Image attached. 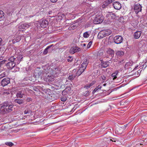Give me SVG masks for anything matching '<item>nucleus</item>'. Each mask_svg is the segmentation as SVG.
<instances>
[{
    "label": "nucleus",
    "mask_w": 147,
    "mask_h": 147,
    "mask_svg": "<svg viewBox=\"0 0 147 147\" xmlns=\"http://www.w3.org/2000/svg\"><path fill=\"white\" fill-rule=\"evenodd\" d=\"M13 105L8 102H5L0 106V113L4 114L13 110Z\"/></svg>",
    "instance_id": "nucleus-1"
},
{
    "label": "nucleus",
    "mask_w": 147,
    "mask_h": 147,
    "mask_svg": "<svg viewBox=\"0 0 147 147\" xmlns=\"http://www.w3.org/2000/svg\"><path fill=\"white\" fill-rule=\"evenodd\" d=\"M59 70L57 68H56L55 70H51L48 72L47 76L50 81H52L55 80V78L57 77L59 74Z\"/></svg>",
    "instance_id": "nucleus-2"
},
{
    "label": "nucleus",
    "mask_w": 147,
    "mask_h": 147,
    "mask_svg": "<svg viewBox=\"0 0 147 147\" xmlns=\"http://www.w3.org/2000/svg\"><path fill=\"white\" fill-rule=\"evenodd\" d=\"M16 58L13 56L8 58L7 62H9L6 64V66L9 69H11L15 67L16 62Z\"/></svg>",
    "instance_id": "nucleus-3"
},
{
    "label": "nucleus",
    "mask_w": 147,
    "mask_h": 147,
    "mask_svg": "<svg viewBox=\"0 0 147 147\" xmlns=\"http://www.w3.org/2000/svg\"><path fill=\"white\" fill-rule=\"evenodd\" d=\"M45 98L47 99L49 101H51L57 99V98L55 95L53 93H52L50 92L49 89L48 91L46 92L45 94Z\"/></svg>",
    "instance_id": "nucleus-4"
},
{
    "label": "nucleus",
    "mask_w": 147,
    "mask_h": 147,
    "mask_svg": "<svg viewBox=\"0 0 147 147\" xmlns=\"http://www.w3.org/2000/svg\"><path fill=\"white\" fill-rule=\"evenodd\" d=\"M104 19V17L102 16H96L93 20L94 24H98L101 23Z\"/></svg>",
    "instance_id": "nucleus-5"
},
{
    "label": "nucleus",
    "mask_w": 147,
    "mask_h": 147,
    "mask_svg": "<svg viewBox=\"0 0 147 147\" xmlns=\"http://www.w3.org/2000/svg\"><path fill=\"white\" fill-rule=\"evenodd\" d=\"M123 38L121 36H116L114 37V42L117 44L121 43L123 41Z\"/></svg>",
    "instance_id": "nucleus-6"
},
{
    "label": "nucleus",
    "mask_w": 147,
    "mask_h": 147,
    "mask_svg": "<svg viewBox=\"0 0 147 147\" xmlns=\"http://www.w3.org/2000/svg\"><path fill=\"white\" fill-rule=\"evenodd\" d=\"M139 46V50H140L141 52L146 51L147 50V46L142 42H140Z\"/></svg>",
    "instance_id": "nucleus-7"
},
{
    "label": "nucleus",
    "mask_w": 147,
    "mask_h": 147,
    "mask_svg": "<svg viewBox=\"0 0 147 147\" xmlns=\"http://www.w3.org/2000/svg\"><path fill=\"white\" fill-rule=\"evenodd\" d=\"M80 65L78 67V68L76 69L75 71L76 72L75 76H78L84 71L85 69L82 67H79Z\"/></svg>",
    "instance_id": "nucleus-8"
},
{
    "label": "nucleus",
    "mask_w": 147,
    "mask_h": 147,
    "mask_svg": "<svg viewBox=\"0 0 147 147\" xmlns=\"http://www.w3.org/2000/svg\"><path fill=\"white\" fill-rule=\"evenodd\" d=\"M10 82V79L9 78H4L1 82V84L3 86L7 85Z\"/></svg>",
    "instance_id": "nucleus-9"
},
{
    "label": "nucleus",
    "mask_w": 147,
    "mask_h": 147,
    "mask_svg": "<svg viewBox=\"0 0 147 147\" xmlns=\"http://www.w3.org/2000/svg\"><path fill=\"white\" fill-rule=\"evenodd\" d=\"M49 22L45 19L41 20L39 22L40 26L43 28L46 27L48 25Z\"/></svg>",
    "instance_id": "nucleus-10"
},
{
    "label": "nucleus",
    "mask_w": 147,
    "mask_h": 147,
    "mask_svg": "<svg viewBox=\"0 0 147 147\" xmlns=\"http://www.w3.org/2000/svg\"><path fill=\"white\" fill-rule=\"evenodd\" d=\"M25 90L24 89H22L17 92L16 96L17 98H22L24 96H25Z\"/></svg>",
    "instance_id": "nucleus-11"
},
{
    "label": "nucleus",
    "mask_w": 147,
    "mask_h": 147,
    "mask_svg": "<svg viewBox=\"0 0 147 147\" xmlns=\"http://www.w3.org/2000/svg\"><path fill=\"white\" fill-rule=\"evenodd\" d=\"M134 10L136 14L138 13L139 12L141 11L142 6L139 4H135L134 5Z\"/></svg>",
    "instance_id": "nucleus-12"
},
{
    "label": "nucleus",
    "mask_w": 147,
    "mask_h": 147,
    "mask_svg": "<svg viewBox=\"0 0 147 147\" xmlns=\"http://www.w3.org/2000/svg\"><path fill=\"white\" fill-rule=\"evenodd\" d=\"M113 6L114 8L116 10H119L121 7V4L118 1L114 2L113 3Z\"/></svg>",
    "instance_id": "nucleus-13"
},
{
    "label": "nucleus",
    "mask_w": 147,
    "mask_h": 147,
    "mask_svg": "<svg viewBox=\"0 0 147 147\" xmlns=\"http://www.w3.org/2000/svg\"><path fill=\"white\" fill-rule=\"evenodd\" d=\"M123 128L124 127H122V126H118L115 130V132L118 134H121L124 130Z\"/></svg>",
    "instance_id": "nucleus-14"
},
{
    "label": "nucleus",
    "mask_w": 147,
    "mask_h": 147,
    "mask_svg": "<svg viewBox=\"0 0 147 147\" xmlns=\"http://www.w3.org/2000/svg\"><path fill=\"white\" fill-rule=\"evenodd\" d=\"M106 36L104 30L100 31L98 33V37L99 38H102Z\"/></svg>",
    "instance_id": "nucleus-15"
},
{
    "label": "nucleus",
    "mask_w": 147,
    "mask_h": 147,
    "mask_svg": "<svg viewBox=\"0 0 147 147\" xmlns=\"http://www.w3.org/2000/svg\"><path fill=\"white\" fill-rule=\"evenodd\" d=\"M88 63V61L87 59H85L84 60L83 63L81 65V67L84 68V69H86L87 64Z\"/></svg>",
    "instance_id": "nucleus-16"
},
{
    "label": "nucleus",
    "mask_w": 147,
    "mask_h": 147,
    "mask_svg": "<svg viewBox=\"0 0 147 147\" xmlns=\"http://www.w3.org/2000/svg\"><path fill=\"white\" fill-rule=\"evenodd\" d=\"M74 62V66H77L78 65H79L81 63V58L80 57H79L75 59Z\"/></svg>",
    "instance_id": "nucleus-17"
},
{
    "label": "nucleus",
    "mask_w": 147,
    "mask_h": 147,
    "mask_svg": "<svg viewBox=\"0 0 147 147\" xmlns=\"http://www.w3.org/2000/svg\"><path fill=\"white\" fill-rule=\"evenodd\" d=\"M141 32L140 31H137L135 32L134 34V36L135 38H139L141 35Z\"/></svg>",
    "instance_id": "nucleus-18"
},
{
    "label": "nucleus",
    "mask_w": 147,
    "mask_h": 147,
    "mask_svg": "<svg viewBox=\"0 0 147 147\" xmlns=\"http://www.w3.org/2000/svg\"><path fill=\"white\" fill-rule=\"evenodd\" d=\"M133 64V62L132 61H129L126 63L125 65V69H127L129 67L131 66Z\"/></svg>",
    "instance_id": "nucleus-19"
},
{
    "label": "nucleus",
    "mask_w": 147,
    "mask_h": 147,
    "mask_svg": "<svg viewBox=\"0 0 147 147\" xmlns=\"http://www.w3.org/2000/svg\"><path fill=\"white\" fill-rule=\"evenodd\" d=\"M33 23H25L24 24V29H26L29 28L30 26L33 25Z\"/></svg>",
    "instance_id": "nucleus-20"
},
{
    "label": "nucleus",
    "mask_w": 147,
    "mask_h": 147,
    "mask_svg": "<svg viewBox=\"0 0 147 147\" xmlns=\"http://www.w3.org/2000/svg\"><path fill=\"white\" fill-rule=\"evenodd\" d=\"M109 63L108 61L102 62L101 65L102 67L106 68L109 65Z\"/></svg>",
    "instance_id": "nucleus-21"
},
{
    "label": "nucleus",
    "mask_w": 147,
    "mask_h": 147,
    "mask_svg": "<svg viewBox=\"0 0 147 147\" xmlns=\"http://www.w3.org/2000/svg\"><path fill=\"white\" fill-rule=\"evenodd\" d=\"M118 73L119 71L118 70H116L111 74V76L112 78H113V80H115L117 78V76Z\"/></svg>",
    "instance_id": "nucleus-22"
},
{
    "label": "nucleus",
    "mask_w": 147,
    "mask_h": 147,
    "mask_svg": "<svg viewBox=\"0 0 147 147\" xmlns=\"http://www.w3.org/2000/svg\"><path fill=\"white\" fill-rule=\"evenodd\" d=\"M140 119L144 123H147V116L143 115L141 117Z\"/></svg>",
    "instance_id": "nucleus-23"
},
{
    "label": "nucleus",
    "mask_w": 147,
    "mask_h": 147,
    "mask_svg": "<svg viewBox=\"0 0 147 147\" xmlns=\"http://www.w3.org/2000/svg\"><path fill=\"white\" fill-rule=\"evenodd\" d=\"M14 102L16 103H17L21 105L24 102V100L22 99H16L14 100Z\"/></svg>",
    "instance_id": "nucleus-24"
},
{
    "label": "nucleus",
    "mask_w": 147,
    "mask_h": 147,
    "mask_svg": "<svg viewBox=\"0 0 147 147\" xmlns=\"http://www.w3.org/2000/svg\"><path fill=\"white\" fill-rule=\"evenodd\" d=\"M5 18L4 13L2 11H0V21L3 20Z\"/></svg>",
    "instance_id": "nucleus-25"
},
{
    "label": "nucleus",
    "mask_w": 147,
    "mask_h": 147,
    "mask_svg": "<svg viewBox=\"0 0 147 147\" xmlns=\"http://www.w3.org/2000/svg\"><path fill=\"white\" fill-rule=\"evenodd\" d=\"M13 56L16 58V63H17L18 64L20 63L21 60V59L23 58V57L21 55H19V57H17L15 56Z\"/></svg>",
    "instance_id": "nucleus-26"
},
{
    "label": "nucleus",
    "mask_w": 147,
    "mask_h": 147,
    "mask_svg": "<svg viewBox=\"0 0 147 147\" xmlns=\"http://www.w3.org/2000/svg\"><path fill=\"white\" fill-rule=\"evenodd\" d=\"M95 83V81H93L92 82L90 83V84H88L84 86V88H89L91 86H92L93 84H94Z\"/></svg>",
    "instance_id": "nucleus-27"
},
{
    "label": "nucleus",
    "mask_w": 147,
    "mask_h": 147,
    "mask_svg": "<svg viewBox=\"0 0 147 147\" xmlns=\"http://www.w3.org/2000/svg\"><path fill=\"white\" fill-rule=\"evenodd\" d=\"M42 74L41 72H39V73H35V76L37 78H40L41 79L42 78Z\"/></svg>",
    "instance_id": "nucleus-28"
},
{
    "label": "nucleus",
    "mask_w": 147,
    "mask_h": 147,
    "mask_svg": "<svg viewBox=\"0 0 147 147\" xmlns=\"http://www.w3.org/2000/svg\"><path fill=\"white\" fill-rule=\"evenodd\" d=\"M53 45H51L50 46H47V48L44 50V51H43V54L46 55L48 53V50L49 48H51V47H52L53 46Z\"/></svg>",
    "instance_id": "nucleus-29"
},
{
    "label": "nucleus",
    "mask_w": 147,
    "mask_h": 147,
    "mask_svg": "<svg viewBox=\"0 0 147 147\" xmlns=\"http://www.w3.org/2000/svg\"><path fill=\"white\" fill-rule=\"evenodd\" d=\"M21 39V37L20 36L16 37V38L13 39V42L14 43L19 42Z\"/></svg>",
    "instance_id": "nucleus-30"
},
{
    "label": "nucleus",
    "mask_w": 147,
    "mask_h": 147,
    "mask_svg": "<svg viewBox=\"0 0 147 147\" xmlns=\"http://www.w3.org/2000/svg\"><path fill=\"white\" fill-rule=\"evenodd\" d=\"M124 54V52L122 51H118L116 53V55L118 56H121Z\"/></svg>",
    "instance_id": "nucleus-31"
},
{
    "label": "nucleus",
    "mask_w": 147,
    "mask_h": 147,
    "mask_svg": "<svg viewBox=\"0 0 147 147\" xmlns=\"http://www.w3.org/2000/svg\"><path fill=\"white\" fill-rule=\"evenodd\" d=\"M104 31L106 36L109 35L111 33V31L109 29L105 30Z\"/></svg>",
    "instance_id": "nucleus-32"
},
{
    "label": "nucleus",
    "mask_w": 147,
    "mask_h": 147,
    "mask_svg": "<svg viewBox=\"0 0 147 147\" xmlns=\"http://www.w3.org/2000/svg\"><path fill=\"white\" fill-rule=\"evenodd\" d=\"M107 52L108 54L111 55H113L114 53L113 51L110 49H108L107 51Z\"/></svg>",
    "instance_id": "nucleus-33"
},
{
    "label": "nucleus",
    "mask_w": 147,
    "mask_h": 147,
    "mask_svg": "<svg viewBox=\"0 0 147 147\" xmlns=\"http://www.w3.org/2000/svg\"><path fill=\"white\" fill-rule=\"evenodd\" d=\"M143 140L142 141H144V142H147V133L145 135H143L142 136Z\"/></svg>",
    "instance_id": "nucleus-34"
},
{
    "label": "nucleus",
    "mask_w": 147,
    "mask_h": 147,
    "mask_svg": "<svg viewBox=\"0 0 147 147\" xmlns=\"http://www.w3.org/2000/svg\"><path fill=\"white\" fill-rule=\"evenodd\" d=\"M81 49L77 46L74 47V53L80 51Z\"/></svg>",
    "instance_id": "nucleus-35"
},
{
    "label": "nucleus",
    "mask_w": 147,
    "mask_h": 147,
    "mask_svg": "<svg viewBox=\"0 0 147 147\" xmlns=\"http://www.w3.org/2000/svg\"><path fill=\"white\" fill-rule=\"evenodd\" d=\"M90 35V34L88 32H86L83 34V36L85 38H88Z\"/></svg>",
    "instance_id": "nucleus-36"
},
{
    "label": "nucleus",
    "mask_w": 147,
    "mask_h": 147,
    "mask_svg": "<svg viewBox=\"0 0 147 147\" xmlns=\"http://www.w3.org/2000/svg\"><path fill=\"white\" fill-rule=\"evenodd\" d=\"M108 15V17H111L113 19L115 18L116 17L114 13H110Z\"/></svg>",
    "instance_id": "nucleus-37"
},
{
    "label": "nucleus",
    "mask_w": 147,
    "mask_h": 147,
    "mask_svg": "<svg viewBox=\"0 0 147 147\" xmlns=\"http://www.w3.org/2000/svg\"><path fill=\"white\" fill-rule=\"evenodd\" d=\"M102 86L100 85H99L94 89L93 92H95L99 90H100Z\"/></svg>",
    "instance_id": "nucleus-38"
},
{
    "label": "nucleus",
    "mask_w": 147,
    "mask_h": 147,
    "mask_svg": "<svg viewBox=\"0 0 147 147\" xmlns=\"http://www.w3.org/2000/svg\"><path fill=\"white\" fill-rule=\"evenodd\" d=\"M32 111L30 109H26L24 111V114H26L28 113H31Z\"/></svg>",
    "instance_id": "nucleus-39"
},
{
    "label": "nucleus",
    "mask_w": 147,
    "mask_h": 147,
    "mask_svg": "<svg viewBox=\"0 0 147 147\" xmlns=\"http://www.w3.org/2000/svg\"><path fill=\"white\" fill-rule=\"evenodd\" d=\"M24 24H20L18 26V28L19 30H21L22 29H24Z\"/></svg>",
    "instance_id": "nucleus-40"
},
{
    "label": "nucleus",
    "mask_w": 147,
    "mask_h": 147,
    "mask_svg": "<svg viewBox=\"0 0 147 147\" xmlns=\"http://www.w3.org/2000/svg\"><path fill=\"white\" fill-rule=\"evenodd\" d=\"M6 76V72H4L0 75V80Z\"/></svg>",
    "instance_id": "nucleus-41"
},
{
    "label": "nucleus",
    "mask_w": 147,
    "mask_h": 147,
    "mask_svg": "<svg viewBox=\"0 0 147 147\" xmlns=\"http://www.w3.org/2000/svg\"><path fill=\"white\" fill-rule=\"evenodd\" d=\"M7 62V59H4L1 61L0 62V63L1 64V65L3 66V65L4 64L5 62Z\"/></svg>",
    "instance_id": "nucleus-42"
},
{
    "label": "nucleus",
    "mask_w": 147,
    "mask_h": 147,
    "mask_svg": "<svg viewBox=\"0 0 147 147\" xmlns=\"http://www.w3.org/2000/svg\"><path fill=\"white\" fill-rule=\"evenodd\" d=\"M5 144L10 146H12L13 144V143L11 142H7L5 143Z\"/></svg>",
    "instance_id": "nucleus-43"
},
{
    "label": "nucleus",
    "mask_w": 147,
    "mask_h": 147,
    "mask_svg": "<svg viewBox=\"0 0 147 147\" xmlns=\"http://www.w3.org/2000/svg\"><path fill=\"white\" fill-rule=\"evenodd\" d=\"M136 130L137 131L136 133L137 134L139 135L140 134H142V132L140 131V129L139 128L137 129Z\"/></svg>",
    "instance_id": "nucleus-44"
},
{
    "label": "nucleus",
    "mask_w": 147,
    "mask_h": 147,
    "mask_svg": "<svg viewBox=\"0 0 147 147\" xmlns=\"http://www.w3.org/2000/svg\"><path fill=\"white\" fill-rule=\"evenodd\" d=\"M73 58L72 57L69 56V59H67V60L68 62H71L72 61Z\"/></svg>",
    "instance_id": "nucleus-45"
},
{
    "label": "nucleus",
    "mask_w": 147,
    "mask_h": 147,
    "mask_svg": "<svg viewBox=\"0 0 147 147\" xmlns=\"http://www.w3.org/2000/svg\"><path fill=\"white\" fill-rule=\"evenodd\" d=\"M144 65H146V66L144 68H145L146 66H147V58H146V60H145V62H144V64H142V66H144Z\"/></svg>",
    "instance_id": "nucleus-46"
},
{
    "label": "nucleus",
    "mask_w": 147,
    "mask_h": 147,
    "mask_svg": "<svg viewBox=\"0 0 147 147\" xmlns=\"http://www.w3.org/2000/svg\"><path fill=\"white\" fill-rule=\"evenodd\" d=\"M67 100V98L65 97H61V100L62 101H65Z\"/></svg>",
    "instance_id": "nucleus-47"
},
{
    "label": "nucleus",
    "mask_w": 147,
    "mask_h": 147,
    "mask_svg": "<svg viewBox=\"0 0 147 147\" xmlns=\"http://www.w3.org/2000/svg\"><path fill=\"white\" fill-rule=\"evenodd\" d=\"M103 55V53L102 52L101 50H100L99 51L98 53V55H100V56H101Z\"/></svg>",
    "instance_id": "nucleus-48"
},
{
    "label": "nucleus",
    "mask_w": 147,
    "mask_h": 147,
    "mask_svg": "<svg viewBox=\"0 0 147 147\" xmlns=\"http://www.w3.org/2000/svg\"><path fill=\"white\" fill-rule=\"evenodd\" d=\"M129 125H130V124H129V123H128V124H126L122 126V127H124V128H123V129H124V130H125V129L126 128V127L127 126Z\"/></svg>",
    "instance_id": "nucleus-49"
},
{
    "label": "nucleus",
    "mask_w": 147,
    "mask_h": 147,
    "mask_svg": "<svg viewBox=\"0 0 147 147\" xmlns=\"http://www.w3.org/2000/svg\"><path fill=\"white\" fill-rule=\"evenodd\" d=\"M92 44V41H90L88 44V45L87 46V47L88 48H89L90 47V46H91Z\"/></svg>",
    "instance_id": "nucleus-50"
},
{
    "label": "nucleus",
    "mask_w": 147,
    "mask_h": 147,
    "mask_svg": "<svg viewBox=\"0 0 147 147\" xmlns=\"http://www.w3.org/2000/svg\"><path fill=\"white\" fill-rule=\"evenodd\" d=\"M33 16H27L26 17H25V19H27V18H31L32 17H33Z\"/></svg>",
    "instance_id": "nucleus-51"
},
{
    "label": "nucleus",
    "mask_w": 147,
    "mask_h": 147,
    "mask_svg": "<svg viewBox=\"0 0 147 147\" xmlns=\"http://www.w3.org/2000/svg\"><path fill=\"white\" fill-rule=\"evenodd\" d=\"M70 52L72 54H74V48H71L70 51Z\"/></svg>",
    "instance_id": "nucleus-52"
},
{
    "label": "nucleus",
    "mask_w": 147,
    "mask_h": 147,
    "mask_svg": "<svg viewBox=\"0 0 147 147\" xmlns=\"http://www.w3.org/2000/svg\"><path fill=\"white\" fill-rule=\"evenodd\" d=\"M101 77L102 79L103 80V82H104L106 80V77L104 76H101Z\"/></svg>",
    "instance_id": "nucleus-53"
},
{
    "label": "nucleus",
    "mask_w": 147,
    "mask_h": 147,
    "mask_svg": "<svg viewBox=\"0 0 147 147\" xmlns=\"http://www.w3.org/2000/svg\"><path fill=\"white\" fill-rule=\"evenodd\" d=\"M51 2L54 3H56L58 1V0H50Z\"/></svg>",
    "instance_id": "nucleus-54"
},
{
    "label": "nucleus",
    "mask_w": 147,
    "mask_h": 147,
    "mask_svg": "<svg viewBox=\"0 0 147 147\" xmlns=\"http://www.w3.org/2000/svg\"><path fill=\"white\" fill-rule=\"evenodd\" d=\"M68 79L70 80H73V78L72 76H69L68 77Z\"/></svg>",
    "instance_id": "nucleus-55"
},
{
    "label": "nucleus",
    "mask_w": 147,
    "mask_h": 147,
    "mask_svg": "<svg viewBox=\"0 0 147 147\" xmlns=\"http://www.w3.org/2000/svg\"><path fill=\"white\" fill-rule=\"evenodd\" d=\"M31 100V99L30 98H28L26 99V100L27 101H29Z\"/></svg>",
    "instance_id": "nucleus-56"
},
{
    "label": "nucleus",
    "mask_w": 147,
    "mask_h": 147,
    "mask_svg": "<svg viewBox=\"0 0 147 147\" xmlns=\"http://www.w3.org/2000/svg\"><path fill=\"white\" fill-rule=\"evenodd\" d=\"M2 39L1 38H0V46H1L2 44Z\"/></svg>",
    "instance_id": "nucleus-57"
},
{
    "label": "nucleus",
    "mask_w": 147,
    "mask_h": 147,
    "mask_svg": "<svg viewBox=\"0 0 147 147\" xmlns=\"http://www.w3.org/2000/svg\"><path fill=\"white\" fill-rule=\"evenodd\" d=\"M3 67L0 68V72H1V71H3Z\"/></svg>",
    "instance_id": "nucleus-58"
},
{
    "label": "nucleus",
    "mask_w": 147,
    "mask_h": 147,
    "mask_svg": "<svg viewBox=\"0 0 147 147\" xmlns=\"http://www.w3.org/2000/svg\"><path fill=\"white\" fill-rule=\"evenodd\" d=\"M138 65H136L135 66V68H134V69H137V68H138Z\"/></svg>",
    "instance_id": "nucleus-59"
},
{
    "label": "nucleus",
    "mask_w": 147,
    "mask_h": 147,
    "mask_svg": "<svg viewBox=\"0 0 147 147\" xmlns=\"http://www.w3.org/2000/svg\"><path fill=\"white\" fill-rule=\"evenodd\" d=\"M74 145H75V147H78V144H74Z\"/></svg>",
    "instance_id": "nucleus-60"
},
{
    "label": "nucleus",
    "mask_w": 147,
    "mask_h": 147,
    "mask_svg": "<svg viewBox=\"0 0 147 147\" xmlns=\"http://www.w3.org/2000/svg\"><path fill=\"white\" fill-rule=\"evenodd\" d=\"M52 13V12L51 11H49V14H51Z\"/></svg>",
    "instance_id": "nucleus-61"
},
{
    "label": "nucleus",
    "mask_w": 147,
    "mask_h": 147,
    "mask_svg": "<svg viewBox=\"0 0 147 147\" xmlns=\"http://www.w3.org/2000/svg\"><path fill=\"white\" fill-rule=\"evenodd\" d=\"M2 66L1 65V64L0 63V68L1 67H2Z\"/></svg>",
    "instance_id": "nucleus-62"
},
{
    "label": "nucleus",
    "mask_w": 147,
    "mask_h": 147,
    "mask_svg": "<svg viewBox=\"0 0 147 147\" xmlns=\"http://www.w3.org/2000/svg\"><path fill=\"white\" fill-rule=\"evenodd\" d=\"M102 85L103 86H105L106 85V84H103Z\"/></svg>",
    "instance_id": "nucleus-63"
},
{
    "label": "nucleus",
    "mask_w": 147,
    "mask_h": 147,
    "mask_svg": "<svg viewBox=\"0 0 147 147\" xmlns=\"http://www.w3.org/2000/svg\"><path fill=\"white\" fill-rule=\"evenodd\" d=\"M140 142L141 143H140V145L142 144V141H140Z\"/></svg>",
    "instance_id": "nucleus-64"
}]
</instances>
